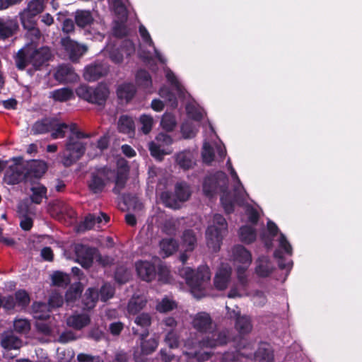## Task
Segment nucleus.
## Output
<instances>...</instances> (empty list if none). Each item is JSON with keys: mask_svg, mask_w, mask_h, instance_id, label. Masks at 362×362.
Segmentation results:
<instances>
[{"mask_svg": "<svg viewBox=\"0 0 362 362\" xmlns=\"http://www.w3.org/2000/svg\"><path fill=\"white\" fill-rule=\"evenodd\" d=\"M98 292L99 298L102 302L105 303L113 298L115 293V288L111 285V284L105 282L102 285L100 288L98 289Z\"/></svg>", "mask_w": 362, "mask_h": 362, "instance_id": "obj_42", "label": "nucleus"}, {"mask_svg": "<svg viewBox=\"0 0 362 362\" xmlns=\"http://www.w3.org/2000/svg\"><path fill=\"white\" fill-rule=\"evenodd\" d=\"M19 30V25L16 18H0V40H5L13 37Z\"/></svg>", "mask_w": 362, "mask_h": 362, "instance_id": "obj_15", "label": "nucleus"}, {"mask_svg": "<svg viewBox=\"0 0 362 362\" xmlns=\"http://www.w3.org/2000/svg\"><path fill=\"white\" fill-rule=\"evenodd\" d=\"M164 341L170 349H176L179 346V337L175 329H170L166 333Z\"/></svg>", "mask_w": 362, "mask_h": 362, "instance_id": "obj_52", "label": "nucleus"}, {"mask_svg": "<svg viewBox=\"0 0 362 362\" xmlns=\"http://www.w3.org/2000/svg\"><path fill=\"white\" fill-rule=\"evenodd\" d=\"M116 92L119 100H124L128 103L134 98L136 90L133 83H124L117 87Z\"/></svg>", "mask_w": 362, "mask_h": 362, "instance_id": "obj_26", "label": "nucleus"}, {"mask_svg": "<svg viewBox=\"0 0 362 362\" xmlns=\"http://www.w3.org/2000/svg\"><path fill=\"white\" fill-rule=\"evenodd\" d=\"M182 267L178 269V274L185 279L186 284L194 291H201L204 283L210 279V271L207 266H200L197 271L191 267H185L188 256L186 251L181 253L179 257Z\"/></svg>", "mask_w": 362, "mask_h": 362, "instance_id": "obj_3", "label": "nucleus"}, {"mask_svg": "<svg viewBox=\"0 0 362 362\" xmlns=\"http://www.w3.org/2000/svg\"><path fill=\"white\" fill-rule=\"evenodd\" d=\"M191 195L189 187L184 182H178L175 187L174 196L179 202H184L188 200Z\"/></svg>", "mask_w": 362, "mask_h": 362, "instance_id": "obj_37", "label": "nucleus"}, {"mask_svg": "<svg viewBox=\"0 0 362 362\" xmlns=\"http://www.w3.org/2000/svg\"><path fill=\"white\" fill-rule=\"evenodd\" d=\"M181 132L185 139L192 138L196 134L193 124L189 122H185L182 124Z\"/></svg>", "mask_w": 362, "mask_h": 362, "instance_id": "obj_62", "label": "nucleus"}, {"mask_svg": "<svg viewBox=\"0 0 362 362\" xmlns=\"http://www.w3.org/2000/svg\"><path fill=\"white\" fill-rule=\"evenodd\" d=\"M25 182L33 184L36 180H40L47 172V163L41 160H30L23 164Z\"/></svg>", "mask_w": 362, "mask_h": 362, "instance_id": "obj_9", "label": "nucleus"}, {"mask_svg": "<svg viewBox=\"0 0 362 362\" xmlns=\"http://www.w3.org/2000/svg\"><path fill=\"white\" fill-rule=\"evenodd\" d=\"M176 307L177 305L175 301L170 300L168 298H164L156 305V309L160 313H165L173 310Z\"/></svg>", "mask_w": 362, "mask_h": 362, "instance_id": "obj_50", "label": "nucleus"}, {"mask_svg": "<svg viewBox=\"0 0 362 362\" xmlns=\"http://www.w3.org/2000/svg\"><path fill=\"white\" fill-rule=\"evenodd\" d=\"M160 245L166 256L173 255L178 249V243L173 238L163 239Z\"/></svg>", "mask_w": 362, "mask_h": 362, "instance_id": "obj_43", "label": "nucleus"}, {"mask_svg": "<svg viewBox=\"0 0 362 362\" xmlns=\"http://www.w3.org/2000/svg\"><path fill=\"white\" fill-rule=\"evenodd\" d=\"M134 323L141 327V330L137 328H132L134 335L147 337L149 335V328L152 323L151 317L148 313H142L138 315L134 319Z\"/></svg>", "mask_w": 362, "mask_h": 362, "instance_id": "obj_16", "label": "nucleus"}, {"mask_svg": "<svg viewBox=\"0 0 362 362\" xmlns=\"http://www.w3.org/2000/svg\"><path fill=\"white\" fill-rule=\"evenodd\" d=\"M176 124L174 115L170 113H165L160 121L162 128L168 132L173 131Z\"/></svg>", "mask_w": 362, "mask_h": 362, "instance_id": "obj_49", "label": "nucleus"}, {"mask_svg": "<svg viewBox=\"0 0 362 362\" xmlns=\"http://www.w3.org/2000/svg\"><path fill=\"white\" fill-rule=\"evenodd\" d=\"M1 345L5 349H18L21 346V341L11 333H5L1 336Z\"/></svg>", "mask_w": 362, "mask_h": 362, "instance_id": "obj_29", "label": "nucleus"}, {"mask_svg": "<svg viewBox=\"0 0 362 362\" xmlns=\"http://www.w3.org/2000/svg\"><path fill=\"white\" fill-rule=\"evenodd\" d=\"M21 23L24 29H32L36 25L35 17L37 15L25 10V8L19 13Z\"/></svg>", "mask_w": 362, "mask_h": 362, "instance_id": "obj_35", "label": "nucleus"}, {"mask_svg": "<svg viewBox=\"0 0 362 362\" xmlns=\"http://www.w3.org/2000/svg\"><path fill=\"white\" fill-rule=\"evenodd\" d=\"M249 266H238L236 269L237 277L239 283L243 287L247 286L248 280L247 276L246 275V271Z\"/></svg>", "mask_w": 362, "mask_h": 362, "instance_id": "obj_64", "label": "nucleus"}, {"mask_svg": "<svg viewBox=\"0 0 362 362\" xmlns=\"http://www.w3.org/2000/svg\"><path fill=\"white\" fill-rule=\"evenodd\" d=\"M128 29L127 25L122 22H116L113 29L112 34L117 38H123L128 35Z\"/></svg>", "mask_w": 362, "mask_h": 362, "instance_id": "obj_58", "label": "nucleus"}, {"mask_svg": "<svg viewBox=\"0 0 362 362\" xmlns=\"http://www.w3.org/2000/svg\"><path fill=\"white\" fill-rule=\"evenodd\" d=\"M90 318L87 314H78L69 317L67 320V324L77 329L80 330L89 325Z\"/></svg>", "mask_w": 362, "mask_h": 362, "instance_id": "obj_28", "label": "nucleus"}, {"mask_svg": "<svg viewBox=\"0 0 362 362\" xmlns=\"http://www.w3.org/2000/svg\"><path fill=\"white\" fill-rule=\"evenodd\" d=\"M235 327L240 334H247L252 329L251 319L247 316L238 315L235 320Z\"/></svg>", "mask_w": 362, "mask_h": 362, "instance_id": "obj_32", "label": "nucleus"}, {"mask_svg": "<svg viewBox=\"0 0 362 362\" xmlns=\"http://www.w3.org/2000/svg\"><path fill=\"white\" fill-rule=\"evenodd\" d=\"M202 156L204 163L209 165L214 160L215 154L214 148L208 144H205L203 146Z\"/></svg>", "mask_w": 362, "mask_h": 362, "instance_id": "obj_56", "label": "nucleus"}, {"mask_svg": "<svg viewBox=\"0 0 362 362\" xmlns=\"http://www.w3.org/2000/svg\"><path fill=\"white\" fill-rule=\"evenodd\" d=\"M30 191L32 194L30 196V199L32 203L35 204H40L43 198H47V189L45 185L40 183H39L37 186L32 187L30 188Z\"/></svg>", "mask_w": 362, "mask_h": 362, "instance_id": "obj_30", "label": "nucleus"}, {"mask_svg": "<svg viewBox=\"0 0 362 362\" xmlns=\"http://www.w3.org/2000/svg\"><path fill=\"white\" fill-rule=\"evenodd\" d=\"M138 276L143 281L150 282L156 276V269L154 264L148 261H139L136 264Z\"/></svg>", "mask_w": 362, "mask_h": 362, "instance_id": "obj_17", "label": "nucleus"}, {"mask_svg": "<svg viewBox=\"0 0 362 362\" xmlns=\"http://www.w3.org/2000/svg\"><path fill=\"white\" fill-rule=\"evenodd\" d=\"M45 8V0H30L25 9L37 16L41 13Z\"/></svg>", "mask_w": 362, "mask_h": 362, "instance_id": "obj_48", "label": "nucleus"}, {"mask_svg": "<svg viewBox=\"0 0 362 362\" xmlns=\"http://www.w3.org/2000/svg\"><path fill=\"white\" fill-rule=\"evenodd\" d=\"M113 168L107 165L96 167L90 173L88 187L93 194L102 193L106 186L112 182Z\"/></svg>", "mask_w": 362, "mask_h": 362, "instance_id": "obj_6", "label": "nucleus"}, {"mask_svg": "<svg viewBox=\"0 0 362 362\" xmlns=\"http://www.w3.org/2000/svg\"><path fill=\"white\" fill-rule=\"evenodd\" d=\"M117 129L120 133L130 134L134 132V122L127 115H122L117 123Z\"/></svg>", "mask_w": 362, "mask_h": 362, "instance_id": "obj_33", "label": "nucleus"}, {"mask_svg": "<svg viewBox=\"0 0 362 362\" xmlns=\"http://www.w3.org/2000/svg\"><path fill=\"white\" fill-rule=\"evenodd\" d=\"M221 202L226 214H230L234 211V202L231 199L228 192L224 193L221 197Z\"/></svg>", "mask_w": 362, "mask_h": 362, "instance_id": "obj_55", "label": "nucleus"}, {"mask_svg": "<svg viewBox=\"0 0 362 362\" xmlns=\"http://www.w3.org/2000/svg\"><path fill=\"white\" fill-rule=\"evenodd\" d=\"M218 182L214 176L207 177L203 183V191L208 197H213L217 190Z\"/></svg>", "mask_w": 362, "mask_h": 362, "instance_id": "obj_40", "label": "nucleus"}, {"mask_svg": "<svg viewBox=\"0 0 362 362\" xmlns=\"http://www.w3.org/2000/svg\"><path fill=\"white\" fill-rule=\"evenodd\" d=\"M182 242L183 246L186 247V252H192L197 245V237L195 233L192 229L184 230L182 235Z\"/></svg>", "mask_w": 362, "mask_h": 362, "instance_id": "obj_31", "label": "nucleus"}, {"mask_svg": "<svg viewBox=\"0 0 362 362\" xmlns=\"http://www.w3.org/2000/svg\"><path fill=\"white\" fill-rule=\"evenodd\" d=\"M140 122L142 125L141 131L144 134H148L152 129L153 120L151 116L142 115L140 117Z\"/></svg>", "mask_w": 362, "mask_h": 362, "instance_id": "obj_61", "label": "nucleus"}, {"mask_svg": "<svg viewBox=\"0 0 362 362\" xmlns=\"http://www.w3.org/2000/svg\"><path fill=\"white\" fill-rule=\"evenodd\" d=\"M233 255L234 261L243 264V266H250L252 262V255L249 250L240 245H238L233 248Z\"/></svg>", "mask_w": 362, "mask_h": 362, "instance_id": "obj_20", "label": "nucleus"}, {"mask_svg": "<svg viewBox=\"0 0 362 362\" xmlns=\"http://www.w3.org/2000/svg\"><path fill=\"white\" fill-rule=\"evenodd\" d=\"M109 69L106 64L95 61L85 68L83 77L88 81H95L108 73Z\"/></svg>", "mask_w": 362, "mask_h": 362, "instance_id": "obj_11", "label": "nucleus"}, {"mask_svg": "<svg viewBox=\"0 0 362 362\" xmlns=\"http://www.w3.org/2000/svg\"><path fill=\"white\" fill-rule=\"evenodd\" d=\"M83 288L80 284L71 286L65 293V300L68 303L74 302L82 293Z\"/></svg>", "mask_w": 362, "mask_h": 362, "instance_id": "obj_46", "label": "nucleus"}, {"mask_svg": "<svg viewBox=\"0 0 362 362\" xmlns=\"http://www.w3.org/2000/svg\"><path fill=\"white\" fill-rule=\"evenodd\" d=\"M129 271L123 266H119L116 268L114 274V279L119 284H124L130 279Z\"/></svg>", "mask_w": 362, "mask_h": 362, "instance_id": "obj_44", "label": "nucleus"}, {"mask_svg": "<svg viewBox=\"0 0 362 362\" xmlns=\"http://www.w3.org/2000/svg\"><path fill=\"white\" fill-rule=\"evenodd\" d=\"M69 128L66 123L57 124L54 120V128L52 130L51 136L56 139L58 138H64L65 136V130Z\"/></svg>", "mask_w": 362, "mask_h": 362, "instance_id": "obj_59", "label": "nucleus"}, {"mask_svg": "<svg viewBox=\"0 0 362 362\" xmlns=\"http://www.w3.org/2000/svg\"><path fill=\"white\" fill-rule=\"evenodd\" d=\"M274 256L277 259L278 266L281 269H291L293 262L286 261L281 250H276Z\"/></svg>", "mask_w": 362, "mask_h": 362, "instance_id": "obj_57", "label": "nucleus"}, {"mask_svg": "<svg viewBox=\"0 0 362 362\" xmlns=\"http://www.w3.org/2000/svg\"><path fill=\"white\" fill-rule=\"evenodd\" d=\"M94 19L90 11H77L75 16L76 24L80 28H85L93 23Z\"/></svg>", "mask_w": 362, "mask_h": 362, "instance_id": "obj_34", "label": "nucleus"}, {"mask_svg": "<svg viewBox=\"0 0 362 362\" xmlns=\"http://www.w3.org/2000/svg\"><path fill=\"white\" fill-rule=\"evenodd\" d=\"M52 284L57 286H67L69 284V276L62 272H54L52 276Z\"/></svg>", "mask_w": 362, "mask_h": 362, "instance_id": "obj_53", "label": "nucleus"}, {"mask_svg": "<svg viewBox=\"0 0 362 362\" xmlns=\"http://www.w3.org/2000/svg\"><path fill=\"white\" fill-rule=\"evenodd\" d=\"M239 235L242 242L249 244L255 240L257 234L254 228L249 226H243L240 228Z\"/></svg>", "mask_w": 362, "mask_h": 362, "instance_id": "obj_36", "label": "nucleus"}, {"mask_svg": "<svg viewBox=\"0 0 362 362\" xmlns=\"http://www.w3.org/2000/svg\"><path fill=\"white\" fill-rule=\"evenodd\" d=\"M139 34H140L141 38L143 39L144 42H145L146 44H148V46L154 47L156 57L158 59V60L162 62L160 54L158 52V51L156 49L154 42L152 40L151 35H150L148 31L147 30V29L143 25H141L139 28Z\"/></svg>", "mask_w": 362, "mask_h": 362, "instance_id": "obj_51", "label": "nucleus"}, {"mask_svg": "<svg viewBox=\"0 0 362 362\" xmlns=\"http://www.w3.org/2000/svg\"><path fill=\"white\" fill-rule=\"evenodd\" d=\"M94 259H95L98 265L103 267L112 265L115 261L114 258L109 255H102L98 250Z\"/></svg>", "mask_w": 362, "mask_h": 362, "instance_id": "obj_60", "label": "nucleus"}, {"mask_svg": "<svg viewBox=\"0 0 362 362\" xmlns=\"http://www.w3.org/2000/svg\"><path fill=\"white\" fill-rule=\"evenodd\" d=\"M13 327L20 334H27L30 330V323L26 319H17L13 322Z\"/></svg>", "mask_w": 362, "mask_h": 362, "instance_id": "obj_54", "label": "nucleus"}, {"mask_svg": "<svg viewBox=\"0 0 362 362\" xmlns=\"http://www.w3.org/2000/svg\"><path fill=\"white\" fill-rule=\"evenodd\" d=\"M23 158L19 157L16 158V163L10 165L5 171L4 182L8 185H17L23 181L25 182V175L23 165H20L19 162Z\"/></svg>", "mask_w": 362, "mask_h": 362, "instance_id": "obj_10", "label": "nucleus"}, {"mask_svg": "<svg viewBox=\"0 0 362 362\" xmlns=\"http://www.w3.org/2000/svg\"><path fill=\"white\" fill-rule=\"evenodd\" d=\"M76 93L80 98L89 103L104 108L110 95V90L105 83H98L95 87L86 84L80 85L76 89Z\"/></svg>", "mask_w": 362, "mask_h": 362, "instance_id": "obj_4", "label": "nucleus"}, {"mask_svg": "<svg viewBox=\"0 0 362 362\" xmlns=\"http://www.w3.org/2000/svg\"><path fill=\"white\" fill-rule=\"evenodd\" d=\"M230 275L231 270L230 268H220L214 277V286L219 291L225 290L228 286Z\"/></svg>", "mask_w": 362, "mask_h": 362, "instance_id": "obj_21", "label": "nucleus"}, {"mask_svg": "<svg viewBox=\"0 0 362 362\" xmlns=\"http://www.w3.org/2000/svg\"><path fill=\"white\" fill-rule=\"evenodd\" d=\"M54 128V119L45 117L34 122L30 129L31 135L44 134L52 132Z\"/></svg>", "mask_w": 362, "mask_h": 362, "instance_id": "obj_19", "label": "nucleus"}, {"mask_svg": "<svg viewBox=\"0 0 362 362\" xmlns=\"http://www.w3.org/2000/svg\"><path fill=\"white\" fill-rule=\"evenodd\" d=\"M228 230L226 218L221 214H216L213 217V225L208 226L206 230V245L213 252L219 251L223 236Z\"/></svg>", "mask_w": 362, "mask_h": 362, "instance_id": "obj_5", "label": "nucleus"}, {"mask_svg": "<svg viewBox=\"0 0 362 362\" xmlns=\"http://www.w3.org/2000/svg\"><path fill=\"white\" fill-rule=\"evenodd\" d=\"M139 337L140 340L141 353L143 355H150L156 350L158 346V339L157 337H151L147 339V337H142L141 336Z\"/></svg>", "mask_w": 362, "mask_h": 362, "instance_id": "obj_27", "label": "nucleus"}, {"mask_svg": "<svg viewBox=\"0 0 362 362\" xmlns=\"http://www.w3.org/2000/svg\"><path fill=\"white\" fill-rule=\"evenodd\" d=\"M14 298L16 305L21 308H26L30 302V298L28 293L23 289L17 291L15 293Z\"/></svg>", "mask_w": 362, "mask_h": 362, "instance_id": "obj_47", "label": "nucleus"}, {"mask_svg": "<svg viewBox=\"0 0 362 362\" xmlns=\"http://www.w3.org/2000/svg\"><path fill=\"white\" fill-rule=\"evenodd\" d=\"M146 305V300L143 298L136 296L133 297L127 305L128 312L130 314L135 315L139 313Z\"/></svg>", "mask_w": 362, "mask_h": 362, "instance_id": "obj_39", "label": "nucleus"}, {"mask_svg": "<svg viewBox=\"0 0 362 362\" xmlns=\"http://www.w3.org/2000/svg\"><path fill=\"white\" fill-rule=\"evenodd\" d=\"M61 44L68 53L69 59L72 62H77L80 57L87 51V48L85 46L80 45L72 40L70 37L62 38Z\"/></svg>", "mask_w": 362, "mask_h": 362, "instance_id": "obj_12", "label": "nucleus"}, {"mask_svg": "<svg viewBox=\"0 0 362 362\" xmlns=\"http://www.w3.org/2000/svg\"><path fill=\"white\" fill-rule=\"evenodd\" d=\"M51 52L47 47H42L40 49H33L31 48L30 64H33L36 70L48 62L51 58Z\"/></svg>", "mask_w": 362, "mask_h": 362, "instance_id": "obj_13", "label": "nucleus"}, {"mask_svg": "<svg viewBox=\"0 0 362 362\" xmlns=\"http://www.w3.org/2000/svg\"><path fill=\"white\" fill-rule=\"evenodd\" d=\"M74 251L76 256L75 261L83 268L88 269L93 266L98 248L77 243L74 247Z\"/></svg>", "mask_w": 362, "mask_h": 362, "instance_id": "obj_8", "label": "nucleus"}, {"mask_svg": "<svg viewBox=\"0 0 362 362\" xmlns=\"http://www.w3.org/2000/svg\"><path fill=\"white\" fill-rule=\"evenodd\" d=\"M136 81L139 86L148 88L152 84L150 74L145 69H139L136 74Z\"/></svg>", "mask_w": 362, "mask_h": 362, "instance_id": "obj_45", "label": "nucleus"}, {"mask_svg": "<svg viewBox=\"0 0 362 362\" xmlns=\"http://www.w3.org/2000/svg\"><path fill=\"white\" fill-rule=\"evenodd\" d=\"M255 272L260 277L269 276L274 270V266L270 259L265 256L259 257L257 259Z\"/></svg>", "mask_w": 362, "mask_h": 362, "instance_id": "obj_24", "label": "nucleus"}, {"mask_svg": "<svg viewBox=\"0 0 362 362\" xmlns=\"http://www.w3.org/2000/svg\"><path fill=\"white\" fill-rule=\"evenodd\" d=\"M30 54L31 47H30L21 48L18 51L14 60L18 70H24L28 64H30Z\"/></svg>", "mask_w": 362, "mask_h": 362, "instance_id": "obj_25", "label": "nucleus"}, {"mask_svg": "<svg viewBox=\"0 0 362 362\" xmlns=\"http://www.w3.org/2000/svg\"><path fill=\"white\" fill-rule=\"evenodd\" d=\"M86 150V143L75 141V139L73 138H67L62 157L63 165L65 167L72 165L84 155Z\"/></svg>", "mask_w": 362, "mask_h": 362, "instance_id": "obj_7", "label": "nucleus"}, {"mask_svg": "<svg viewBox=\"0 0 362 362\" xmlns=\"http://www.w3.org/2000/svg\"><path fill=\"white\" fill-rule=\"evenodd\" d=\"M96 225L95 214H89L87 215L83 221L79 224V228L81 230H90Z\"/></svg>", "mask_w": 362, "mask_h": 362, "instance_id": "obj_63", "label": "nucleus"}, {"mask_svg": "<svg viewBox=\"0 0 362 362\" xmlns=\"http://www.w3.org/2000/svg\"><path fill=\"white\" fill-rule=\"evenodd\" d=\"M113 173L112 182H115V187L112 189V192L115 194H119L124 189L129 179V168H121L117 170L113 169Z\"/></svg>", "mask_w": 362, "mask_h": 362, "instance_id": "obj_18", "label": "nucleus"}, {"mask_svg": "<svg viewBox=\"0 0 362 362\" xmlns=\"http://www.w3.org/2000/svg\"><path fill=\"white\" fill-rule=\"evenodd\" d=\"M33 317L38 320H47L50 317L52 310L49 306L42 302H34L31 306Z\"/></svg>", "mask_w": 362, "mask_h": 362, "instance_id": "obj_22", "label": "nucleus"}, {"mask_svg": "<svg viewBox=\"0 0 362 362\" xmlns=\"http://www.w3.org/2000/svg\"><path fill=\"white\" fill-rule=\"evenodd\" d=\"M192 327L199 333L205 334L198 341V347L201 349H214L226 345L229 342V336L224 330H217L216 324L209 313L199 312L192 320Z\"/></svg>", "mask_w": 362, "mask_h": 362, "instance_id": "obj_1", "label": "nucleus"}, {"mask_svg": "<svg viewBox=\"0 0 362 362\" xmlns=\"http://www.w3.org/2000/svg\"><path fill=\"white\" fill-rule=\"evenodd\" d=\"M175 160L177 165L184 170L192 168L193 162L189 152L182 151L178 153L175 156Z\"/></svg>", "mask_w": 362, "mask_h": 362, "instance_id": "obj_38", "label": "nucleus"}, {"mask_svg": "<svg viewBox=\"0 0 362 362\" xmlns=\"http://www.w3.org/2000/svg\"><path fill=\"white\" fill-rule=\"evenodd\" d=\"M99 299L98 288L94 287L87 288L82 299L83 309L87 310L93 309Z\"/></svg>", "mask_w": 362, "mask_h": 362, "instance_id": "obj_23", "label": "nucleus"}, {"mask_svg": "<svg viewBox=\"0 0 362 362\" xmlns=\"http://www.w3.org/2000/svg\"><path fill=\"white\" fill-rule=\"evenodd\" d=\"M232 347L221 355L216 356L212 362H236L240 357L250 358L252 353L247 352L252 350V344L243 337H240L238 341H233ZM255 362H273L274 353L271 346L267 343H260L258 349L253 354Z\"/></svg>", "mask_w": 362, "mask_h": 362, "instance_id": "obj_2", "label": "nucleus"}, {"mask_svg": "<svg viewBox=\"0 0 362 362\" xmlns=\"http://www.w3.org/2000/svg\"><path fill=\"white\" fill-rule=\"evenodd\" d=\"M72 96L73 92L68 88H62L51 92V97L55 101L66 102L69 100Z\"/></svg>", "mask_w": 362, "mask_h": 362, "instance_id": "obj_41", "label": "nucleus"}, {"mask_svg": "<svg viewBox=\"0 0 362 362\" xmlns=\"http://www.w3.org/2000/svg\"><path fill=\"white\" fill-rule=\"evenodd\" d=\"M54 78L62 83H73L78 79V76L70 64L59 65L54 73Z\"/></svg>", "mask_w": 362, "mask_h": 362, "instance_id": "obj_14", "label": "nucleus"}]
</instances>
